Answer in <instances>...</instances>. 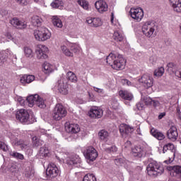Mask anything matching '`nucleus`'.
I'll list each match as a JSON object with an SVG mask.
<instances>
[{"instance_id": "1", "label": "nucleus", "mask_w": 181, "mask_h": 181, "mask_svg": "<svg viewBox=\"0 0 181 181\" xmlns=\"http://www.w3.org/2000/svg\"><path fill=\"white\" fill-rule=\"evenodd\" d=\"M106 63L111 66L115 70H122L125 66V59L122 54L117 52H111L106 57Z\"/></svg>"}, {"instance_id": "2", "label": "nucleus", "mask_w": 181, "mask_h": 181, "mask_svg": "<svg viewBox=\"0 0 181 181\" xmlns=\"http://www.w3.org/2000/svg\"><path fill=\"white\" fill-rule=\"evenodd\" d=\"M147 173L148 176H153L156 177L163 173V167L158 162L155 161L152 158L148 159V165L147 166Z\"/></svg>"}, {"instance_id": "3", "label": "nucleus", "mask_w": 181, "mask_h": 181, "mask_svg": "<svg viewBox=\"0 0 181 181\" xmlns=\"http://www.w3.org/2000/svg\"><path fill=\"white\" fill-rule=\"evenodd\" d=\"M33 35L38 42H46L52 37V33L46 27H41L35 30Z\"/></svg>"}, {"instance_id": "4", "label": "nucleus", "mask_w": 181, "mask_h": 181, "mask_svg": "<svg viewBox=\"0 0 181 181\" xmlns=\"http://www.w3.org/2000/svg\"><path fill=\"white\" fill-rule=\"evenodd\" d=\"M27 102L28 103V106L30 107H33V105L36 104L39 108H46V103H45V100L40 98V96H39L37 94L28 96L27 98Z\"/></svg>"}, {"instance_id": "5", "label": "nucleus", "mask_w": 181, "mask_h": 181, "mask_svg": "<svg viewBox=\"0 0 181 181\" xmlns=\"http://www.w3.org/2000/svg\"><path fill=\"white\" fill-rule=\"evenodd\" d=\"M67 115V110L64 108V106L62 104H57L53 112L52 117L56 121H60L62 118H64Z\"/></svg>"}, {"instance_id": "6", "label": "nucleus", "mask_w": 181, "mask_h": 181, "mask_svg": "<svg viewBox=\"0 0 181 181\" xmlns=\"http://www.w3.org/2000/svg\"><path fill=\"white\" fill-rule=\"evenodd\" d=\"M11 142L13 146H19L21 148V151H26V149H29L30 148V143L29 141L20 139L18 140V138L15 137L13 135L10 136Z\"/></svg>"}, {"instance_id": "7", "label": "nucleus", "mask_w": 181, "mask_h": 181, "mask_svg": "<svg viewBox=\"0 0 181 181\" xmlns=\"http://www.w3.org/2000/svg\"><path fill=\"white\" fill-rule=\"evenodd\" d=\"M138 81L146 89L151 88L153 86V78L148 74H143L141 78L138 79Z\"/></svg>"}, {"instance_id": "8", "label": "nucleus", "mask_w": 181, "mask_h": 181, "mask_svg": "<svg viewBox=\"0 0 181 181\" xmlns=\"http://www.w3.org/2000/svg\"><path fill=\"white\" fill-rule=\"evenodd\" d=\"M155 24L151 21L146 22L142 26V33L146 37H152L155 33Z\"/></svg>"}, {"instance_id": "9", "label": "nucleus", "mask_w": 181, "mask_h": 181, "mask_svg": "<svg viewBox=\"0 0 181 181\" xmlns=\"http://www.w3.org/2000/svg\"><path fill=\"white\" fill-rule=\"evenodd\" d=\"M66 163L69 168H80L81 166V158L77 155H74L66 158Z\"/></svg>"}, {"instance_id": "10", "label": "nucleus", "mask_w": 181, "mask_h": 181, "mask_svg": "<svg viewBox=\"0 0 181 181\" xmlns=\"http://www.w3.org/2000/svg\"><path fill=\"white\" fill-rule=\"evenodd\" d=\"M59 173L60 170H59V168L57 165H55L54 163H51L48 165L46 170L47 176L51 177V179H53L54 177H57Z\"/></svg>"}, {"instance_id": "11", "label": "nucleus", "mask_w": 181, "mask_h": 181, "mask_svg": "<svg viewBox=\"0 0 181 181\" xmlns=\"http://www.w3.org/2000/svg\"><path fill=\"white\" fill-rule=\"evenodd\" d=\"M29 112L25 109L19 110L16 114V118L22 124H26L29 121Z\"/></svg>"}, {"instance_id": "12", "label": "nucleus", "mask_w": 181, "mask_h": 181, "mask_svg": "<svg viewBox=\"0 0 181 181\" xmlns=\"http://www.w3.org/2000/svg\"><path fill=\"white\" fill-rule=\"evenodd\" d=\"M129 14L132 19L139 22V21H142V18H144V10H142L141 8H131L129 11Z\"/></svg>"}, {"instance_id": "13", "label": "nucleus", "mask_w": 181, "mask_h": 181, "mask_svg": "<svg viewBox=\"0 0 181 181\" xmlns=\"http://www.w3.org/2000/svg\"><path fill=\"white\" fill-rule=\"evenodd\" d=\"M47 52H49V48L46 45H38L35 52L37 59H47Z\"/></svg>"}, {"instance_id": "14", "label": "nucleus", "mask_w": 181, "mask_h": 181, "mask_svg": "<svg viewBox=\"0 0 181 181\" xmlns=\"http://www.w3.org/2000/svg\"><path fill=\"white\" fill-rule=\"evenodd\" d=\"M10 23L17 29H26V28H28V24L25 21L19 20V18L16 17L10 20Z\"/></svg>"}, {"instance_id": "15", "label": "nucleus", "mask_w": 181, "mask_h": 181, "mask_svg": "<svg viewBox=\"0 0 181 181\" xmlns=\"http://www.w3.org/2000/svg\"><path fill=\"white\" fill-rule=\"evenodd\" d=\"M132 154L134 158H144L146 156V151L141 146H135L132 149Z\"/></svg>"}, {"instance_id": "16", "label": "nucleus", "mask_w": 181, "mask_h": 181, "mask_svg": "<svg viewBox=\"0 0 181 181\" xmlns=\"http://www.w3.org/2000/svg\"><path fill=\"white\" fill-rule=\"evenodd\" d=\"M119 132L123 138H127L134 132V128L127 124H121L119 126Z\"/></svg>"}, {"instance_id": "17", "label": "nucleus", "mask_w": 181, "mask_h": 181, "mask_svg": "<svg viewBox=\"0 0 181 181\" xmlns=\"http://www.w3.org/2000/svg\"><path fill=\"white\" fill-rule=\"evenodd\" d=\"M167 136L168 139L175 142L176 139H177V136H179V134L177 133V129L175 126H172L168 131L167 132Z\"/></svg>"}, {"instance_id": "18", "label": "nucleus", "mask_w": 181, "mask_h": 181, "mask_svg": "<svg viewBox=\"0 0 181 181\" xmlns=\"http://www.w3.org/2000/svg\"><path fill=\"white\" fill-rule=\"evenodd\" d=\"M95 8L100 13H103V12H107L108 11V4L105 1L100 0L95 3Z\"/></svg>"}, {"instance_id": "19", "label": "nucleus", "mask_w": 181, "mask_h": 181, "mask_svg": "<svg viewBox=\"0 0 181 181\" xmlns=\"http://www.w3.org/2000/svg\"><path fill=\"white\" fill-rule=\"evenodd\" d=\"M66 132L69 134H78L80 132V126L78 124H66L65 126Z\"/></svg>"}, {"instance_id": "20", "label": "nucleus", "mask_w": 181, "mask_h": 181, "mask_svg": "<svg viewBox=\"0 0 181 181\" xmlns=\"http://www.w3.org/2000/svg\"><path fill=\"white\" fill-rule=\"evenodd\" d=\"M54 90H58V91L63 94L64 95H66L68 94L69 90H67V87L66 85H64V83H63V81H58L56 83V86H54Z\"/></svg>"}, {"instance_id": "21", "label": "nucleus", "mask_w": 181, "mask_h": 181, "mask_svg": "<svg viewBox=\"0 0 181 181\" xmlns=\"http://www.w3.org/2000/svg\"><path fill=\"white\" fill-rule=\"evenodd\" d=\"M103 109L97 107L93 106L91 108V117L95 119H100L103 117Z\"/></svg>"}, {"instance_id": "22", "label": "nucleus", "mask_w": 181, "mask_h": 181, "mask_svg": "<svg viewBox=\"0 0 181 181\" xmlns=\"http://www.w3.org/2000/svg\"><path fill=\"white\" fill-rule=\"evenodd\" d=\"M150 132L152 136H154V138L158 141H163V139L165 138V134L162 132L155 128H152Z\"/></svg>"}, {"instance_id": "23", "label": "nucleus", "mask_w": 181, "mask_h": 181, "mask_svg": "<svg viewBox=\"0 0 181 181\" xmlns=\"http://www.w3.org/2000/svg\"><path fill=\"white\" fill-rule=\"evenodd\" d=\"M119 95L123 100H127V101H131L134 98L132 93H129L128 90H119Z\"/></svg>"}, {"instance_id": "24", "label": "nucleus", "mask_w": 181, "mask_h": 181, "mask_svg": "<svg viewBox=\"0 0 181 181\" xmlns=\"http://www.w3.org/2000/svg\"><path fill=\"white\" fill-rule=\"evenodd\" d=\"M20 81L22 83V84H30V83L35 81V76L24 75L21 78Z\"/></svg>"}, {"instance_id": "25", "label": "nucleus", "mask_w": 181, "mask_h": 181, "mask_svg": "<svg viewBox=\"0 0 181 181\" xmlns=\"http://www.w3.org/2000/svg\"><path fill=\"white\" fill-rule=\"evenodd\" d=\"M49 153H50V151H49V148L46 146H42L40 148L38 156L40 158V159H43V158H46V156H49Z\"/></svg>"}, {"instance_id": "26", "label": "nucleus", "mask_w": 181, "mask_h": 181, "mask_svg": "<svg viewBox=\"0 0 181 181\" xmlns=\"http://www.w3.org/2000/svg\"><path fill=\"white\" fill-rule=\"evenodd\" d=\"M52 24L55 28H63V21H62V19L59 18L57 16H53L52 18Z\"/></svg>"}, {"instance_id": "27", "label": "nucleus", "mask_w": 181, "mask_h": 181, "mask_svg": "<svg viewBox=\"0 0 181 181\" xmlns=\"http://www.w3.org/2000/svg\"><path fill=\"white\" fill-rule=\"evenodd\" d=\"M43 69L45 74H50V73H53V71H54V66L48 62H45L43 64Z\"/></svg>"}, {"instance_id": "28", "label": "nucleus", "mask_w": 181, "mask_h": 181, "mask_svg": "<svg viewBox=\"0 0 181 181\" xmlns=\"http://www.w3.org/2000/svg\"><path fill=\"white\" fill-rule=\"evenodd\" d=\"M170 4L175 12H181V3L179 0H170Z\"/></svg>"}, {"instance_id": "29", "label": "nucleus", "mask_w": 181, "mask_h": 181, "mask_svg": "<svg viewBox=\"0 0 181 181\" xmlns=\"http://www.w3.org/2000/svg\"><path fill=\"white\" fill-rule=\"evenodd\" d=\"M113 39L116 42H124L125 40V36L121 31H115L113 35Z\"/></svg>"}, {"instance_id": "30", "label": "nucleus", "mask_w": 181, "mask_h": 181, "mask_svg": "<svg viewBox=\"0 0 181 181\" xmlns=\"http://www.w3.org/2000/svg\"><path fill=\"white\" fill-rule=\"evenodd\" d=\"M42 22L43 20L40 16H34L32 17L31 23L33 26H37V28H39V26H42Z\"/></svg>"}, {"instance_id": "31", "label": "nucleus", "mask_w": 181, "mask_h": 181, "mask_svg": "<svg viewBox=\"0 0 181 181\" xmlns=\"http://www.w3.org/2000/svg\"><path fill=\"white\" fill-rule=\"evenodd\" d=\"M98 136L101 141H107L110 133L105 129H102L98 132Z\"/></svg>"}, {"instance_id": "32", "label": "nucleus", "mask_w": 181, "mask_h": 181, "mask_svg": "<svg viewBox=\"0 0 181 181\" xmlns=\"http://www.w3.org/2000/svg\"><path fill=\"white\" fill-rule=\"evenodd\" d=\"M83 155L88 163H91V147H87L83 152Z\"/></svg>"}, {"instance_id": "33", "label": "nucleus", "mask_w": 181, "mask_h": 181, "mask_svg": "<svg viewBox=\"0 0 181 181\" xmlns=\"http://www.w3.org/2000/svg\"><path fill=\"white\" fill-rule=\"evenodd\" d=\"M66 78L71 83H77V76H76V74L72 71H69L66 74Z\"/></svg>"}, {"instance_id": "34", "label": "nucleus", "mask_w": 181, "mask_h": 181, "mask_svg": "<svg viewBox=\"0 0 181 181\" xmlns=\"http://www.w3.org/2000/svg\"><path fill=\"white\" fill-rule=\"evenodd\" d=\"M24 56L28 59H32L33 57V50L31 49L29 47H23Z\"/></svg>"}, {"instance_id": "35", "label": "nucleus", "mask_w": 181, "mask_h": 181, "mask_svg": "<svg viewBox=\"0 0 181 181\" xmlns=\"http://www.w3.org/2000/svg\"><path fill=\"white\" fill-rule=\"evenodd\" d=\"M61 50L65 56H67V57H73V52L70 51V49H69V48L66 45L61 46Z\"/></svg>"}, {"instance_id": "36", "label": "nucleus", "mask_w": 181, "mask_h": 181, "mask_svg": "<svg viewBox=\"0 0 181 181\" xmlns=\"http://www.w3.org/2000/svg\"><path fill=\"white\" fill-rule=\"evenodd\" d=\"M25 177L30 179L35 176V170L33 168H27L24 173Z\"/></svg>"}, {"instance_id": "37", "label": "nucleus", "mask_w": 181, "mask_h": 181, "mask_svg": "<svg viewBox=\"0 0 181 181\" xmlns=\"http://www.w3.org/2000/svg\"><path fill=\"white\" fill-rule=\"evenodd\" d=\"M10 156L13 158H16V159H20V160H23V159H25L23 154L16 151H11Z\"/></svg>"}, {"instance_id": "38", "label": "nucleus", "mask_w": 181, "mask_h": 181, "mask_svg": "<svg viewBox=\"0 0 181 181\" xmlns=\"http://www.w3.org/2000/svg\"><path fill=\"white\" fill-rule=\"evenodd\" d=\"M141 100L144 104V105H151V104H152V98H149V96H143L141 95Z\"/></svg>"}, {"instance_id": "39", "label": "nucleus", "mask_w": 181, "mask_h": 181, "mask_svg": "<svg viewBox=\"0 0 181 181\" xmlns=\"http://www.w3.org/2000/svg\"><path fill=\"white\" fill-rule=\"evenodd\" d=\"M51 6L52 8H62V6H63V1H62V0H54L51 3Z\"/></svg>"}, {"instance_id": "40", "label": "nucleus", "mask_w": 181, "mask_h": 181, "mask_svg": "<svg viewBox=\"0 0 181 181\" xmlns=\"http://www.w3.org/2000/svg\"><path fill=\"white\" fill-rule=\"evenodd\" d=\"M165 73V69L163 67L158 68L154 71V76L156 77H162Z\"/></svg>"}, {"instance_id": "41", "label": "nucleus", "mask_w": 181, "mask_h": 181, "mask_svg": "<svg viewBox=\"0 0 181 181\" xmlns=\"http://www.w3.org/2000/svg\"><path fill=\"white\" fill-rule=\"evenodd\" d=\"M102 24L101 19L99 18H94L92 19V25L94 28H98V26H101Z\"/></svg>"}, {"instance_id": "42", "label": "nucleus", "mask_w": 181, "mask_h": 181, "mask_svg": "<svg viewBox=\"0 0 181 181\" xmlns=\"http://www.w3.org/2000/svg\"><path fill=\"white\" fill-rule=\"evenodd\" d=\"M69 47L71 52H73L74 53H78V52H80V46H78V45L77 44H70Z\"/></svg>"}, {"instance_id": "43", "label": "nucleus", "mask_w": 181, "mask_h": 181, "mask_svg": "<svg viewBox=\"0 0 181 181\" xmlns=\"http://www.w3.org/2000/svg\"><path fill=\"white\" fill-rule=\"evenodd\" d=\"M78 4L83 8V9H88V2L86 0H78Z\"/></svg>"}, {"instance_id": "44", "label": "nucleus", "mask_w": 181, "mask_h": 181, "mask_svg": "<svg viewBox=\"0 0 181 181\" xmlns=\"http://www.w3.org/2000/svg\"><path fill=\"white\" fill-rule=\"evenodd\" d=\"M98 158V152H97V150L94 148H91V161L95 160Z\"/></svg>"}, {"instance_id": "45", "label": "nucleus", "mask_w": 181, "mask_h": 181, "mask_svg": "<svg viewBox=\"0 0 181 181\" xmlns=\"http://www.w3.org/2000/svg\"><path fill=\"white\" fill-rule=\"evenodd\" d=\"M33 144L34 146H40L42 145V140L39 139L37 136L33 137Z\"/></svg>"}, {"instance_id": "46", "label": "nucleus", "mask_w": 181, "mask_h": 181, "mask_svg": "<svg viewBox=\"0 0 181 181\" xmlns=\"http://www.w3.org/2000/svg\"><path fill=\"white\" fill-rule=\"evenodd\" d=\"M171 168H172V172H174L177 175H180V176H181V166L175 165Z\"/></svg>"}, {"instance_id": "47", "label": "nucleus", "mask_w": 181, "mask_h": 181, "mask_svg": "<svg viewBox=\"0 0 181 181\" xmlns=\"http://www.w3.org/2000/svg\"><path fill=\"white\" fill-rule=\"evenodd\" d=\"M105 151V152H107V153H111L112 152H117V151H118V148L115 146H112L109 148H106Z\"/></svg>"}, {"instance_id": "48", "label": "nucleus", "mask_w": 181, "mask_h": 181, "mask_svg": "<svg viewBox=\"0 0 181 181\" xmlns=\"http://www.w3.org/2000/svg\"><path fill=\"white\" fill-rule=\"evenodd\" d=\"M15 2L18 5H21V6H26V5H28L27 0H15Z\"/></svg>"}, {"instance_id": "49", "label": "nucleus", "mask_w": 181, "mask_h": 181, "mask_svg": "<svg viewBox=\"0 0 181 181\" xmlns=\"http://www.w3.org/2000/svg\"><path fill=\"white\" fill-rule=\"evenodd\" d=\"M144 105H145L144 102L141 100L140 102L136 104V108L139 110V111H142V110H144Z\"/></svg>"}, {"instance_id": "50", "label": "nucleus", "mask_w": 181, "mask_h": 181, "mask_svg": "<svg viewBox=\"0 0 181 181\" xmlns=\"http://www.w3.org/2000/svg\"><path fill=\"white\" fill-rule=\"evenodd\" d=\"M0 149L4 151V152H6V151H8V148L6 144H5V143L0 141Z\"/></svg>"}, {"instance_id": "51", "label": "nucleus", "mask_w": 181, "mask_h": 181, "mask_svg": "<svg viewBox=\"0 0 181 181\" xmlns=\"http://www.w3.org/2000/svg\"><path fill=\"white\" fill-rule=\"evenodd\" d=\"M115 163L117 166H119V165H121L122 163H124V159H122V158H116V159H115Z\"/></svg>"}, {"instance_id": "52", "label": "nucleus", "mask_w": 181, "mask_h": 181, "mask_svg": "<svg viewBox=\"0 0 181 181\" xmlns=\"http://www.w3.org/2000/svg\"><path fill=\"white\" fill-rule=\"evenodd\" d=\"M83 181H91V174H86L84 176Z\"/></svg>"}, {"instance_id": "53", "label": "nucleus", "mask_w": 181, "mask_h": 181, "mask_svg": "<svg viewBox=\"0 0 181 181\" xmlns=\"http://www.w3.org/2000/svg\"><path fill=\"white\" fill-rule=\"evenodd\" d=\"M169 151H175V145L172 143H168L166 144Z\"/></svg>"}, {"instance_id": "54", "label": "nucleus", "mask_w": 181, "mask_h": 181, "mask_svg": "<svg viewBox=\"0 0 181 181\" xmlns=\"http://www.w3.org/2000/svg\"><path fill=\"white\" fill-rule=\"evenodd\" d=\"M6 57L4 54V52H0V64H2L5 62Z\"/></svg>"}, {"instance_id": "55", "label": "nucleus", "mask_w": 181, "mask_h": 181, "mask_svg": "<svg viewBox=\"0 0 181 181\" xmlns=\"http://www.w3.org/2000/svg\"><path fill=\"white\" fill-rule=\"evenodd\" d=\"M122 84H127V86H132V83L128 79H122Z\"/></svg>"}, {"instance_id": "56", "label": "nucleus", "mask_w": 181, "mask_h": 181, "mask_svg": "<svg viewBox=\"0 0 181 181\" xmlns=\"http://www.w3.org/2000/svg\"><path fill=\"white\" fill-rule=\"evenodd\" d=\"M153 107H159L160 103L158 100H152V103Z\"/></svg>"}, {"instance_id": "57", "label": "nucleus", "mask_w": 181, "mask_h": 181, "mask_svg": "<svg viewBox=\"0 0 181 181\" xmlns=\"http://www.w3.org/2000/svg\"><path fill=\"white\" fill-rule=\"evenodd\" d=\"M6 37H7V39H8L9 40H12L13 37H12V34H11V33H6L5 34Z\"/></svg>"}, {"instance_id": "58", "label": "nucleus", "mask_w": 181, "mask_h": 181, "mask_svg": "<svg viewBox=\"0 0 181 181\" xmlns=\"http://www.w3.org/2000/svg\"><path fill=\"white\" fill-rule=\"evenodd\" d=\"M150 63H152V64H154L156 63V58L155 57H150Z\"/></svg>"}, {"instance_id": "59", "label": "nucleus", "mask_w": 181, "mask_h": 181, "mask_svg": "<svg viewBox=\"0 0 181 181\" xmlns=\"http://www.w3.org/2000/svg\"><path fill=\"white\" fill-rule=\"evenodd\" d=\"M93 90H94V91H95L96 93H101L103 91V89L98 88H95V87H93Z\"/></svg>"}, {"instance_id": "60", "label": "nucleus", "mask_w": 181, "mask_h": 181, "mask_svg": "<svg viewBox=\"0 0 181 181\" xmlns=\"http://www.w3.org/2000/svg\"><path fill=\"white\" fill-rule=\"evenodd\" d=\"M175 76L178 77V78H181V71H177L175 73Z\"/></svg>"}, {"instance_id": "61", "label": "nucleus", "mask_w": 181, "mask_h": 181, "mask_svg": "<svg viewBox=\"0 0 181 181\" xmlns=\"http://www.w3.org/2000/svg\"><path fill=\"white\" fill-rule=\"evenodd\" d=\"M165 115H166L165 112H162L158 115V119H162V118H163V117H165Z\"/></svg>"}, {"instance_id": "62", "label": "nucleus", "mask_w": 181, "mask_h": 181, "mask_svg": "<svg viewBox=\"0 0 181 181\" xmlns=\"http://www.w3.org/2000/svg\"><path fill=\"white\" fill-rule=\"evenodd\" d=\"M18 101L20 102L21 105H25V100L19 98Z\"/></svg>"}, {"instance_id": "63", "label": "nucleus", "mask_w": 181, "mask_h": 181, "mask_svg": "<svg viewBox=\"0 0 181 181\" xmlns=\"http://www.w3.org/2000/svg\"><path fill=\"white\" fill-rule=\"evenodd\" d=\"M166 151H169V148H168V146L165 144V145L163 146V153H165V152H166Z\"/></svg>"}, {"instance_id": "64", "label": "nucleus", "mask_w": 181, "mask_h": 181, "mask_svg": "<svg viewBox=\"0 0 181 181\" xmlns=\"http://www.w3.org/2000/svg\"><path fill=\"white\" fill-rule=\"evenodd\" d=\"M177 114H178V115H181L180 107L179 106L177 107Z\"/></svg>"}]
</instances>
